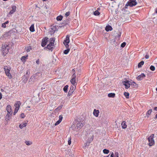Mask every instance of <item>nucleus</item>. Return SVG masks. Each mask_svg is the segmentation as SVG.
<instances>
[{
	"instance_id": "nucleus-14",
	"label": "nucleus",
	"mask_w": 157,
	"mask_h": 157,
	"mask_svg": "<svg viewBox=\"0 0 157 157\" xmlns=\"http://www.w3.org/2000/svg\"><path fill=\"white\" fill-rule=\"evenodd\" d=\"M12 113H11L7 112V113L5 117V120L6 121H9L10 119V117L12 115Z\"/></svg>"
},
{
	"instance_id": "nucleus-60",
	"label": "nucleus",
	"mask_w": 157,
	"mask_h": 157,
	"mask_svg": "<svg viewBox=\"0 0 157 157\" xmlns=\"http://www.w3.org/2000/svg\"><path fill=\"white\" fill-rule=\"evenodd\" d=\"M44 89H45V88H43V87H42V88H41V90H44Z\"/></svg>"
},
{
	"instance_id": "nucleus-58",
	"label": "nucleus",
	"mask_w": 157,
	"mask_h": 157,
	"mask_svg": "<svg viewBox=\"0 0 157 157\" xmlns=\"http://www.w3.org/2000/svg\"><path fill=\"white\" fill-rule=\"evenodd\" d=\"M2 94H1V93H0V98H2Z\"/></svg>"
},
{
	"instance_id": "nucleus-59",
	"label": "nucleus",
	"mask_w": 157,
	"mask_h": 157,
	"mask_svg": "<svg viewBox=\"0 0 157 157\" xmlns=\"http://www.w3.org/2000/svg\"><path fill=\"white\" fill-rule=\"evenodd\" d=\"M154 109L157 111V107H155L154 108Z\"/></svg>"
},
{
	"instance_id": "nucleus-32",
	"label": "nucleus",
	"mask_w": 157,
	"mask_h": 157,
	"mask_svg": "<svg viewBox=\"0 0 157 157\" xmlns=\"http://www.w3.org/2000/svg\"><path fill=\"white\" fill-rule=\"evenodd\" d=\"M68 86L67 85H66L63 88V90L64 92L65 93H67V89Z\"/></svg>"
},
{
	"instance_id": "nucleus-61",
	"label": "nucleus",
	"mask_w": 157,
	"mask_h": 157,
	"mask_svg": "<svg viewBox=\"0 0 157 157\" xmlns=\"http://www.w3.org/2000/svg\"><path fill=\"white\" fill-rule=\"evenodd\" d=\"M155 13H157V8H156V10H155Z\"/></svg>"
},
{
	"instance_id": "nucleus-40",
	"label": "nucleus",
	"mask_w": 157,
	"mask_h": 157,
	"mask_svg": "<svg viewBox=\"0 0 157 157\" xmlns=\"http://www.w3.org/2000/svg\"><path fill=\"white\" fill-rule=\"evenodd\" d=\"M124 95L126 98H128L129 96V93L128 92H125L124 93Z\"/></svg>"
},
{
	"instance_id": "nucleus-63",
	"label": "nucleus",
	"mask_w": 157,
	"mask_h": 157,
	"mask_svg": "<svg viewBox=\"0 0 157 157\" xmlns=\"http://www.w3.org/2000/svg\"><path fill=\"white\" fill-rule=\"evenodd\" d=\"M72 71H73V72H74V73L75 72V70H74V69H73Z\"/></svg>"
},
{
	"instance_id": "nucleus-2",
	"label": "nucleus",
	"mask_w": 157,
	"mask_h": 157,
	"mask_svg": "<svg viewBox=\"0 0 157 157\" xmlns=\"http://www.w3.org/2000/svg\"><path fill=\"white\" fill-rule=\"evenodd\" d=\"M9 47L8 45H3L2 46V54L3 56H5L9 52Z\"/></svg>"
},
{
	"instance_id": "nucleus-36",
	"label": "nucleus",
	"mask_w": 157,
	"mask_h": 157,
	"mask_svg": "<svg viewBox=\"0 0 157 157\" xmlns=\"http://www.w3.org/2000/svg\"><path fill=\"white\" fill-rule=\"evenodd\" d=\"M63 17L62 16L60 15L56 17V20L58 21H60L62 19Z\"/></svg>"
},
{
	"instance_id": "nucleus-39",
	"label": "nucleus",
	"mask_w": 157,
	"mask_h": 157,
	"mask_svg": "<svg viewBox=\"0 0 157 157\" xmlns=\"http://www.w3.org/2000/svg\"><path fill=\"white\" fill-rule=\"evenodd\" d=\"M109 150L106 149H104L103 150V152L104 154H108L109 152Z\"/></svg>"
},
{
	"instance_id": "nucleus-26",
	"label": "nucleus",
	"mask_w": 157,
	"mask_h": 157,
	"mask_svg": "<svg viewBox=\"0 0 157 157\" xmlns=\"http://www.w3.org/2000/svg\"><path fill=\"white\" fill-rule=\"evenodd\" d=\"M28 55L24 56H22L21 58V60L22 62L25 61L26 59H27Z\"/></svg>"
},
{
	"instance_id": "nucleus-22",
	"label": "nucleus",
	"mask_w": 157,
	"mask_h": 157,
	"mask_svg": "<svg viewBox=\"0 0 157 157\" xmlns=\"http://www.w3.org/2000/svg\"><path fill=\"white\" fill-rule=\"evenodd\" d=\"M55 40V38H51L50 40L49 44L53 45L54 46V43Z\"/></svg>"
},
{
	"instance_id": "nucleus-55",
	"label": "nucleus",
	"mask_w": 157,
	"mask_h": 157,
	"mask_svg": "<svg viewBox=\"0 0 157 157\" xmlns=\"http://www.w3.org/2000/svg\"><path fill=\"white\" fill-rule=\"evenodd\" d=\"M145 58H146L147 59H148L149 57V55H147V54L145 56Z\"/></svg>"
},
{
	"instance_id": "nucleus-47",
	"label": "nucleus",
	"mask_w": 157,
	"mask_h": 157,
	"mask_svg": "<svg viewBox=\"0 0 157 157\" xmlns=\"http://www.w3.org/2000/svg\"><path fill=\"white\" fill-rule=\"evenodd\" d=\"M70 14V12H67L65 13V16L66 17H67Z\"/></svg>"
},
{
	"instance_id": "nucleus-35",
	"label": "nucleus",
	"mask_w": 157,
	"mask_h": 157,
	"mask_svg": "<svg viewBox=\"0 0 157 157\" xmlns=\"http://www.w3.org/2000/svg\"><path fill=\"white\" fill-rule=\"evenodd\" d=\"M137 85L134 82H130V85L132 87H133Z\"/></svg>"
},
{
	"instance_id": "nucleus-37",
	"label": "nucleus",
	"mask_w": 157,
	"mask_h": 157,
	"mask_svg": "<svg viewBox=\"0 0 157 157\" xmlns=\"http://www.w3.org/2000/svg\"><path fill=\"white\" fill-rule=\"evenodd\" d=\"M94 14L96 16H98L100 14V13L98 10H96L94 12Z\"/></svg>"
},
{
	"instance_id": "nucleus-44",
	"label": "nucleus",
	"mask_w": 157,
	"mask_h": 157,
	"mask_svg": "<svg viewBox=\"0 0 157 157\" xmlns=\"http://www.w3.org/2000/svg\"><path fill=\"white\" fill-rule=\"evenodd\" d=\"M61 121H60L59 120H58L57 121V122L55 123V126H56L59 124Z\"/></svg>"
},
{
	"instance_id": "nucleus-24",
	"label": "nucleus",
	"mask_w": 157,
	"mask_h": 157,
	"mask_svg": "<svg viewBox=\"0 0 157 157\" xmlns=\"http://www.w3.org/2000/svg\"><path fill=\"white\" fill-rule=\"evenodd\" d=\"M115 94L114 93H110L108 94V96L109 98H114Z\"/></svg>"
},
{
	"instance_id": "nucleus-3",
	"label": "nucleus",
	"mask_w": 157,
	"mask_h": 157,
	"mask_svg": "<svg viewBox=\"0 0 157 157\" xmlns=\"http://www.w3.org/2000/svg\"><path fill=\"white\" fill-rule=\"evenodd\" d=\"M154 136V134H152L147 138L149 142L148 145L150 146H151L154 144L155 142L153 139Z\"/></svg>"
},
{
	"instance_id": "nucleus-21",
	"label": "nucleus",
	"mask_w": 157,
	"mask_h": 157,
	"mask_svg": "<svg viewBox=\"0 0 157 157\" xmlns=\"http://www.w3.org/2000/svg\"><path fill=\"white\" fill-rule=\"evenodd\" d=\"M112 29L113 28L112 27L109 25L107 26L105 28V30L107 32H108L109 31H111Z\"/></svg>"
},
{
	"instance_id": "nucleus-19",
	"label": "nucleus",
	"mask_w": 157,
	"mask_h": 157,
	"mask_svg": "<svg viewBox=\"0 0 157 157\" xmlns=\"http://www.w3.org/2000/svg\"><path fill=\"white\" fill-rule=\"evenodd\" d=\"M6 110L7 112L12 113V111L11 107L10 105H8L6 107Z\"/></svg>"
},
{
	"instance_id": "nucleus-43",
	"label": "nucleus",
	"mask_w": 157,
	"mask_h": 157,
	"mask_svg": "<svg viewBox=\"0 0 157 157\" xmlns=\"http://www.w3.org/2000/svg\"><path fill=\"white\" fill-rule=\"evenodd\" d=\"M114 157H119V154L118 152H115L114 154Z\"/></svg>"
},
{
	"instance_id": "nucleus-18",
	"label": "nucleus",
	"mask_w": 157,
	"mask_h": 157,
	"mask_svg": "<svg viewBox=\"0 0 157 157\" xmlns=\"http://www.w3.org/2000/svg\"><path fill=\"white\" fill-rule=\"evenodd\" d=\"M99 113V111L98 110H96L95 109L94 110L93 114L96 117H98Z\"/></svg>"
},
{
	"instance_id": "nucleus-6",
	"label": "nucleus",
	"mask_w": 157,
	"mask_h": 157,
	"mask_svg": "<svg viewBox=\"0 0 157 157\" xmlns=\"http://www.w3.org/2000/svg\"><path fill=\"white\" fill-rule=\"evenodd\" d=\"M136 0H129V1L128 2L127 4L126 5V6H129L130 7H132L135 6L137 4V2H136Z\"/></svg>"
},
{
	"instance_id": "nucleus-20",
	"label": "nucleus",
	"mask_w": 157,
	"mask_h": 157,
	"mask_svg": "<svg viewBox=\"0 0 157 157\" xmlns=\"http://www.w3.org/2000/svg\"><path fill=\"white\" fill-rule=\"evenodd\" d=\"M16 6H13L12 8V9L10 11L9 14H13L16 11Z\"/></svg>"
},
{
	"instance_id": "nucleus-23",
	"label": "nucleus",
	"mask_w": 157,
	"mask_h": 157,
	"mask_svg": "<svg viewBox=\"0 0 157 157\" xmlns=\"http://www.w3.org/2000/svg\"><path fill=\"white\" fill-rule=\"evenodd\" d=\"M37 75V74H36L34 75L31 76V78L29 79V81H33L34 79H36V76Z\"/></svg>"
},
{
	"instance_id": "nucleus-50",
	"label": "nucleus",
	"mask_w": 157,
	"mask_h": 157,
	"mask_svg": "<svg viewBox=\"0 0 157 157\" xmlns=\"http://www.w3.org/2000/svg\"><path fill=\"white\" fill-rule=\"evenodd\" d=\"M20 117L21 118H23L25 117V114L24 113H22L20 115Z\"/></svg>"
},
{
	"instance_id": "nucleus-57",
	"label": "nucleus",
	"mask_w": 157,
	"mask_h": 157,
	"mask_svg": "<svg viewBox=\"0 0 157 157\" xmlns=\"http://www.w3.org/2000/svg\"><path fill=\"white\" fill-rule=\"evenodd\" d=\"M9 23V21H7L6 22H5V23H4L6 25L8 24Z\"/></svg>"
},
{
	"instance_id": "nucleus-48",
	"label": "nucleus",
	"mask_w": 157,
	"mask_h": 157,
	"mask_svg": "<svg viewBox=\"0 0 157 157\" xmlns=\"http://www.w3.org/2000/svg\"><path fill=\"white\" fill-rule=\"evenodd\" d=\"M63 116L62 115H60L59 116V120L61 121H62V119H63Z\"/></svg>"
},
{
	"instance_id": "nucleus-52",
	"label": "nucleus",
	"mask_w": 157,
	"mask_h": 157,
	"mask_svg": "<svg viewBox=\"0 0 157 157\" xmlns=\"http://www.w3.org/2000/svg\"><path fill=\"white\" fill-rule=\"evenodd\" d=\"M121 33L119 32L118 35V36H117L118 39H119L120 37V36H121Z\"/></svg>"
},
{
	"instance_id": "nucleus-5",
	"label": "nucleus",
	"mask_w": 157,
	"mask_h": 157,
	"mask_svg": "<svg viewBox=\"0 0 157 157\" xmlns=\"http://www.w3.org/2000/svg\"><path fill=\"white\" fill-rule=\"evenodd\" d=\"M70 36L69 35H67L65 39L63 41V44L65 46L66 48H68L69 45L68 44L70 42Z\"/></svg>"
},
{
	"instance_id": "nucleus-38",
	"label": "nucleus",
	"mask_w": 157,
	"mask_h": 157,
	"mask_svg": "<svg viewBox=\"0 0 157 157\" xmlns=\"http://www.w3.org/2000/svg\"><path fill=\"white\" fill-rule=\"evenodd\" d=\"M67 48V49L65 50L63 52L66 55L68 53L70 50V49L68 48Z\"/></svg>"
},
{
	"instance_id": "nucleus-16",
	"label": "nucleus",
	"mask_w": 157,
	"mask_h": 157,
	"mask_svg": "<svg viewBox=\"0 0 157 157\" xmlns=\"http://www.w3.org/2000/svg\"><path fill=\"white\" fill-rule=\"evenodd\" d=\"M54 45L49 44L47 45L46 47L45 48H47L49 50H50L51 51H52L53 49L54 48Z\"/></svg>"
},
{
	"instance_id": "nucleus-10",
	"label": "nucleus",
	"mask_w": 157,
	"mask_h": 157,
	"mask_svg": "<svg viewBox=\"0 0 157 157\" xmlns=\"http://www.w3.org/2000/svg\"><path fill=\"white\" fill-rule=\"evenodd\" d=\"M88 138V140L92 141L94 138L93 134L92 133H88L86 135Z\"/></svg>"
},
{
	"instance_id": "nucleus-64",
	"label": "nucleus",
	"mask_w": 157,
	"mask_h": 157,
	"mask_svg": "<svg viewBox=\"0 0 157 157\" xmlns=\"http://www.w3.org/2000/svg\"><path fill=\"white\" fill-rule=\"evenodd\" d=\"M155 118L157 119V114L155 115Z\"/></svg>"
},
{
	"instance_id": "nucleus-53",
	"label": "nucleus",
	"mask_w": 157,
	"mask_h": 157,
	"mask_svg": "<svg viewBox=\"0 0 157 157\" xmlns=\"http://www.w3.org/2000/svg\"><path fill=\"white\" fill-rule=\"evenodd\" d=\"M36 63L38 65H39L40 64V61H39V59H37L36 60Z\"/></svg>"
},
{
	"instance_id": "nucleus-46",
	"label": "nucleus",
	"mask_w": 157,
	"mask_h": 157,
	"mask_svg": "<svg viewBox=\"0 0 157 157\" xmlns=\"http://www.w3.org/2000/svg\"><path fill=\"white\" fill-rule=\"evenodd\" d=\"M68 144L69 145H70L71 144V137H70L69 138V140H68Z\"/></svg>"
},
{
	"instance_id": "nucleus-11",
	"label": "nucleus",
	"mask_w": 157,
	"mask_h": 157,
	"mask_svg": "<svg viewBox=\"0 0 157 157\" xmlns=\"http://www.w3.org/2000/svg\"><path fill=\"white\" fill-rule=\"evenodd\" d=\"M48 37H45L42 40V41L41 44L42 46L44 47L48 43Z\"/></svg>"
},
{
	"instance_id": "nucleus-49",
	"label": "nucleus",
	"mask_w": 157,
	"mask_h": 157,
	"mask_svg": "<svg viewBox=\"0 0 157 157\" xmlns=\"http://www.w3.org/2000/svg\"><path fill=\"white\" fill-rule=\"evenodd\" d=\"M18 110L17 109H15L13 113V114L14 115H15L17 113V112Z\"/></svg>"
},
{
	"instance_id": "nucleus-4",
	"label": "nucleus",
	"mask_w": 157,
	"mask_h": 157,
	"mask_svg": "<svg viewBox=\"0 0 157 157\" xmlns=\"http://www.w3.org/2000/svg\"><path fill=\"white\" fill-rule=\"evenodd\" d=\"M4 69L6 75L9 78H12V76L10 73V68L9 67L7 66H5L4 67Z\"/></svg>"
},
{
	"instance_id": "nucleus-7",
	"label": "nucleus",
	"mask_w": 157,
	"mask_h": 157,
	"mask_svg": "<svg viewBox=\"0 0 157 157\" xmlns=\"http://www.w3.org/2000/svg\"><path fill=\"white\" fill-rule=\"evenodd\" d=\"M76 77L75 73V72L72 75L71 79L70 80V82L73 85H75V86L76 85V84H75L76 83Z\"/></svg>"
},
{
	"instance_id": "nucleus-1",
	"label": "nucleus",
	"mask_w": 157,
	"mask_h": 157,
	"mask_svg": "<svg viewBox=\"0 0 157 157\" xmlns=\"http://www.w3.org/2000/svg\"><path fill=\"white\" fill-rule=\"evenodd\" d=\"M82 124L80 121H75L71 126V128L75 131H77L82 127Z\"/></svg>"
},
{
	"instance_id": "nucleus-33",
	"label": "nucleus",
	"mask_w": 157,
	"mask_h": 157,
	"mask_svg": "<svg viewBox=\"0 0 157 157\" xmlns=\"http://www.w3.org/2000/svg\"><path fill=\"white\" fill-rule=\"evenodd\" d=\"M121 125L122 126V128H126L127 127V125L125 123L124 121L121 124Z\"/></svg>"
},
{
	"instance_id": "nucleus-15",
	"label": "nucleus",
	"mask_w": 157,
	"mask_h": 157,
	"mask_svg": "<svg viewBox=\"0 0 157 157\" xmlns=\"http://www.w3.org/2000/svg\"><path fill=\"white\" fill-rule=\"evenodd\" d=\"M145 77V74L144 73H142L137 77V79L138 80H141L144 78Z\"/></svg>"
},
{
	"instance_id": "nucleus-13",
	"label": "nucleus",
	"mask_w": 157,
	"mask_h": 157,
	"mask_svg": "<svg viewBox=\"0 0 157 157\" xmlns=\"http://www.w3.org/2000/svg\"><path fill=\"white\" fill-rule=\"evenodd\" d=\"M57 30V29L56 26H53L52 28H50L49 29V32L51 34H53Z\"/></svg>"
},
{
	"instance_id": "nucleus-30",
	"label": "nucleus",
	"mask_w": 157,
	"mask_h": 157,
	"mask_svg": "<svg viewBox=\"0 0 157 157\" xmlns=\"http://www.w3.org/2000/svg\"><path fill=\"white\" fill-rule=\"evenodd\" d=\"M31 32H33L35 31L34 25H32L29 28Z\"/></svg>"
},
{
	"instance_id": "nucleus-28",
	"label": "nucleus",
	"mask_w": 157,
	"mask_h": 157,
	"mask_svg": "<svg viewBox=\"0 0 157 157\" xmlns=\"http://www.w3.org/2000/svg\"><path fill=\"white\" fill-rule=\"evenodd\" d=\"M32 49L31 47L30 46L26 47L25 48V50L27 52H29Z\"/></svg>"
},
{
	"instance_id": "nucleus-41",
	"label": "nucleus",
	"mask_w": 157,
	"mask_h": 157,
	"mask_svg": "<svg viewBox=\"0 0 157 157\" xmlns=\"http://www.w3.org/2000/svg\"><path fill=\"white\" fill-rule=\"evenodd\" d=\"M62 105H60V106H59L56 109V111H58L59 110H60V109H61V108H62Z\"/></svg>"
},
{
	"instance_id": "nucleus-25",
	"label": "nucleus",
	"mask_w": 157,
	"mask_h": 157,
	"mask_svg": "<svg viewBox=\"0 0 157 157\" xmlns=\"http://www.w3.org/2000/svg\"><path fill=\"white\" fill-rule=\"evenodd\" d=\"M27 123H23L20 124L19 126V128H22L23 127H26L27 125Z\"/></svg>"
},
{
	"instance_id": "nucleus-34",
	"label": "nucleus",
	"mask_w": 157,
	"mask_h": 157,
	"mask_svg": "<svg viewBox=\"0 0 157 157\" xmlns=\"http://www.w3.org/2000/svg\"><path fill=\"white\" fill-rule=\"evenodd\" d=\"M152 110L151 109H149V110L147 111L146 114V116L147 117H149L148 116L150 115L152 112Z\"/></svg>"
},
{
	"instance_id": "nucleus-62",
	"label": "nucleus",
	"mask_w": 157,
	"mask_h": 157,
	"mask_svg": "<svg viewBox=\"0 0 157 157\" xmlns=\"http://www.w3.org/2000/svg\"><path fill=\"white\" fill-rule=\"evenodd\" d=\"M100 8H98L97 9V10H98H98H100Z\"/></svg>"
},
{
	"instance_id": "nucleus-12",
	"label": "nucleus",
	"mask_w": 157,
	"mask_h": 157,
	"mask_svg": "<svg viewBox=\"0 0 157 157\" xmlns=\"http://www.w3.org/2000/svg\"><path fill=\"white\" fill-rule=\"evenodd\" d=\"M11 33V31H10L6 32L2 36V38H5L6 39H7L8 36H10V35Z\"/></svg>"
},
{
	"instance_id": "nucleus-9",
	"label": "nucleus",
	"mask_w": 157,
	"mask_h": 157,
	"mask_svg": "<svg viewBox=\"0 0 157 157\" xmlns=\"http://www.w3.org/2000/svg\"><path fill=\"white\" fill-rule=\"evenodd\" d=\"M75 88L76 86L75 85L71 86L70 87V89L67 94L68 96H70L73 93Z\"/></svg>"
},
{
	"instance_id": "nucleus-42",
	"label": "nucleus",
	"mask_w": 157,
	"mask_h": 157,
	"mask_svg": "<svg viewBox=\"0 0 157 157\" xmlns=\"http://www.w3.org/2000/svg\"><path fill=\"white\" fill-rule=\"evenodd\" d=\"M150 68L151 70L153 71H154L155 69V67L152 65L150 66Z\"/></svg>"
},
{
	"instance_id": "nucleus-27",
	"label": "nucleus",
	"mask_w": 157,
	"mask_h": 157,
	"mask_svg": "<svg viewBox=\"0 0 157 157\" xmlns=\"http://www.w3.org/2000/svg\"><path fill=\"white\" fill-rule=\"evenodd\" d=\"M90 141L88 140L86 143L84 144V146H83V147L85 148L86 147L90 145Z\"/></svg>"
},
{
	"instance_id": "nucleus-54",
	"label": "nucleus",
	"mask_w": 157,
	"mask_h": 157,
	"mask_svg": "<svg viewBox=\"0 0 157 157\" xmlns=\"http://www.w3.org/2000/svg\"><path fill=\"white\" fill-rule=\"evenodd\" d=\"M30 72L29 70H28L26 71V74L27 75H29L30 74Z\"/></svg>"
},
{
	"instance_id": "nucleus-8",
	"label": "nucleus",
	"mask_w": 157,
	"mask_h": 157,
	"mask_svg": "<svg viewBox=\"0 0 157 157\" xmlns=\"http://www.w3.org/2000/svg\"><path fill=\"white\" fill-rule=\"evenodd\" d=\"M123 84L125 86V89H128L130 87V82L127 80V79H125L123 82Z\"/></svg>"
},
{
	"instance_id": "nucleus-56",
	"label": "nucleus",
	"mask_w": 157,
	"mask_h": 157,
	"mask_svg": "<svg viewBox=\"0 0 157 157\" xmlns=\"http://www.w3.org/2000/svg\"><path fill=\"white\" fill-rule=\"evenodd\" d=\"M110 157H114V154L113 152H112L111 155Z\"/></svg>"
},
{
	"instance_id": "nucleus-29",
	"label": "nucleus",
	"mask_w": 157,
	"mask_h": 157,
	"mask_svg": "<svg viewBox=\"0 0 157 157\" xmlns=\"http://www.w3.org/2000/svg\"><path fill=\"white\" fill-rule=\"evenodd\" d=\"M144 63V62L143 61H141L138 64V68H140L142 67V65H143Z\"/></svg>"
},
{
	"instance_id": "nucleus-51",
	"label": "nucleus",
	"mask_w": 157,
	"mask_h": 157,
	"mask_svg": "<svg viewBox=\"0 0 157 157\" xmlns=\"http://www.w3.org/2000/svg\"><path fill=\"white\" fill-rule=\"evenodd\" d=\"M2 27H3V28H5L6 27V25L4 23H3L2 24Z\"/></svg>"
},
{
	"instance_id": "nucleus-45",
	"label": "nucleus",
	"mask_w": 157,
	"mask_h": 157,
	"mask_svg": "<svg viewBox=\"0 0 157 157\" xmlns=\"http://www.w3.org/2000/svg\"><path fill=\"white\" fill-rule=\"evenodd\" d=\"M126 45V43L125 42H123L121 45V47L122 48H124Z\"/></svg>"
},
{
	"instance_id": "nucleus-31",
	"label": "nucleus",
	"mask_w": 157,
	"mask_h": 157,
	"mask_svg": "<svg viewBox=\"0 0 157 157\" xmlns=\"http://www.w3.org/2000/svg\"><path fill=\"white\" fill-rule=\"evenodd\" d=\"M25 143L28 146L30 145L33 144L32 142L29 141H25Z\"/></svg>"
},
{
	"instance_id": "nucleus-17",
	"label": "nucleus",
	"mask_w": 157,
	"mask_h": 157,
	"mask_svg": "<svg viewBox=\"0 0 157 157\" xmlns=\"http://www.w3.org/2000/svg\"><path fill=\"white\" fill-rule=\"evenodd\" d=\"M21 103L20 101H17L14 104V106L15 107V109L17 108L18 110L19 109L20 106L21 105Z\"/></svg>"
}]
</instances>
